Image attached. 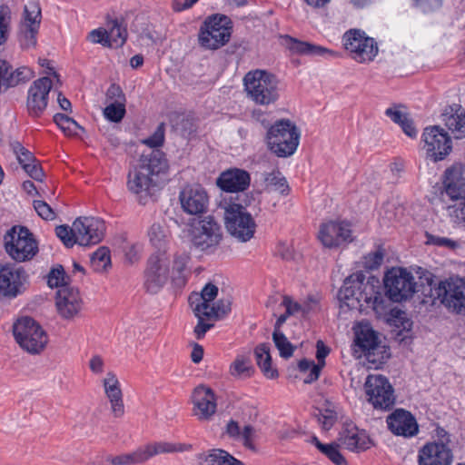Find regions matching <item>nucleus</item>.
Here are the masks:
<instances>
[{"label":"nucleus","instance_id":"nucleus-1","mask_svg":"<svg viewBox=\"0 0 465 465\" xmlns=\"http://www.w3.org/2000/svg\"><path fill=\"white\" fill-rule=\"evenodd\" d=\"M168 170V162L161 150L143 153L139 163L127 177L128 190L139 195L141 200L152 196L162 184V175Z\"/></svg>","mask_w":465,"mask_h":465},{"label":"nucleus","instance_id":"nucleus-2","mask_svg":"<svg viewBox=\"0 0 465 465\" xmlns=\"http://www.w3.org/2000/svg\"><path fill=\"white\" fill-rule=\"evenodd\" d=\"M338 298L342 305L351 310L362 311L363 308H371L377 313L386 311V299L370 282H365L362 273H355L347 277L338 292Z\"/></svg>","mask_w":465,"mask_h":465},{"label":"nucleus","instance_id":"nucleus-3","mask_svg":"<svg viewBox=\"0 0 465 465\" xmlns=\"http://www.w3.org/2000/svg\"><path fill=\"white\" fill-rule=\"evenodd\" d=\"M243 85L247 97L256 104L269 106L280 98L277 77L265 70L248 72L243 77Z\"/></svg>","mask_w":465,"mask_h":465},{"label":"nucleus","instance_id":"nucleus-4","mask_svg":"<svg viewBox=\"0 0 465 465\" xmlns=\"http://www.w3.org/2000/svg\"><path fill=\"white\" fill-rule=\"evenodd\" d=\"M300 139V132L291 120L282 119L268 128L266 140L269 149L279 157L294 153Z\"/></svg>","mask_w":465,"mask_h":465},{"label":"nucleus","instance_id":"nucleus-5","mask_svg":"<svg viewBox=\"0 0 465 465\" xmlns=\"http://www.w3.org/2000/svg\"><path fill=\"white\" fill-rule=\"evenodd\" d=\"M5 250L15 262L32 260L38 252L37 242L30 231L23 226L12 227L4 236Z\"/></svg>","mask_w":465,"mask_h":465},{"label":"nucleus","instance_id":"nucleus-6","mask_svg":"<svg viewBox=\"0 0 465 465\" xmlns=\"http://www.w3.org/2000/svg\"><path fill=\"white\" fill-rule=\"evenodd\" d=\"M16 342L31 354H39L46 347L48 336L33 318L19 319L13 326Z\"/></svg>","mask_w":465,"mask_h":465},{"label":"nucleus","instance_id":"nucleus-7","mask_svg":"<svg viewBox=\"0 0 465 465\" xmlns=\"http://www.w3.org/2000/svg\"><path fill=\"white\" fill-rule=\"evenodd\" d=\"M232 35V22L223 15L208 17L199 33V42L206 49H218L229 42Z\"/></svg>","mask_w":465,"mask_h":465},{"label":"nucleus","instance_id":"nucleus-8","mask_svg":"<svg viewBox=\"0 0 465 465\" xmlns=\"http://www.w3.org/2000/svg\"><path fill=\"white\" fill-rule=\"evenodd\" d=\"M385 294L393 302L411 299L416 292V282L412 274L403 268H391L383 279Z\"/></svg>","mask_w":465,"mask_h":465},{"label":"nucleus","instance_id":"nucleus-9","mask_svg":"<svg viewBox=\"0 0 465 465\" xmlns=\"http://www.w3.org/2000/svg\"><path fill=\"white\" fill-rule=\"evenodd\" d=\"M189 237L192 246L200 251H208L222 241V228L213 217L207 216L191 223Z\"/></svg>","mask_w":465,"mask_h":465},{"label":"nucleus","instance_id":"nucleus-10","mask_svg":"<svg viewBox=\"0 0 465 465\" xmlns=\"http://www.w3.org/2000/svg\"><path fill=\"white\" fill-rule=\"evenodd\" d=\"M345 49L353 60L359 63H370L378 54V45L361 29H350L342 37Z\"/></svg>","mask_w":465,"mask_h":465},{"label":"nucleus","instance_id":"nucleus-11","mask_svg":"<svg viewBox=\"0 0 465 465\" xmlns=\"http://www.w3.org/2000/svg\"><path fill=\"white\" fill-rule=\"evenodd\" d=\"M224 220L228 232L239 241L247 242L253 237L256 224L242 205L229 204L225 208Z\"/></svg>","mask_w":465,"mask_h":465},{"label":"nucleus","instance_id":"nucleus-12","mask_svg":"<svg viewBox=\"0 0 465 465\" xmlns=\"http://www.w3.org/2000/svg\"><path fill=\"white\" fill-rule=\"evenodd\" d=\"M27 281L28 274L23 267L11 263L0 266V295L17 297L25 291Z\"/></svg>","mask_w":465,"mask_h":465},{"label":"nucleus","instance_id":"nucleus-13","mask_svg":"<svg viewBox=\"0 0 465 465\" xmlns=\"http://www.w3.org/2000/svg\"><path fill=\"white\" fill-rule=\"evenodd\" d=\"M443 291L440 302L451 312L465 315V280L450 277L438 282V292Z\"/></svg>","mask_w":465,"mask_h":465},{"label":"nucleus","instance_id":"nucleus-14","mask_svg":"<svg viewBox=\"0 0 465 465\" xmlns=\"http://www.w3.org/2000/svg\"><path fill=\"white\" fill-rule=\"evenodd\" d=\"M144 287L150 293H157L169 278V262L165 252L153 254L145 271Z\"/></svg>","mask_w":465,"mask_h":465},{"label":"nucleus","instance_id":"nucleus-15","mask_svg":"<svg viewBox=\"0 0 465 465\" xmlns=\"http://www.w3.org/2000/svg\"><path fill=\"white\" fill-rule=\"evenodd\" d=\"M364 389L368 401L373 407H391L395 402L393 389L381 375H369Z\"/></svg>","mask_w":465,"mask_h":465},{"label":"nucleus","instance_id":"nucleus-16","mask_svg":"<svg viewBox=\"0 0 465 465\" xmlns=\"http://www.w3.org/2000/svg\"><path fill=\"white\" fill-rule=\"evenodd\" d=\"M74 233L79 245L97 244L104 237L105 225L95 217H80L74 222Z\"/></svg>","mask_w":465,"mask_h":465},{"label":"nucleus","instance_id":"nucleus-17","mask_svg":"<svg viewBox=\"0 0 465 465\" xmlns=\"http://www.w3.org/2000/svg\"><path fill=\"white\" fill-rule=\"evenodd\" d=\"M182 209L188 214L200 215L206 212L209 198L199 184L187 185L179 193Z\"/></svg>","mask_w":465,"mask_h":465},{"label":"nucleus","instance_id":"nucleus-18","mask_svg":"<svg viewBox=\"0 0 465 465\" xmlns=\"http://www.w3.org/2000/svg\"><path fill=\"white\" fill-rule=\"evenodd\" d=\"M52 88L49 77L35 80L28 90L27 110L31 116L38 117L45 110L48 104V95Z\"/></svg>","mask_w":465,"mask_h":465},{"label":"nucleus","instance_id":"nucleus-19","mask_svg":"<svg viewBox=\"0 0 465 465\" xmlns=\"http://www.w3.org/2000/svg\"><path fill=\"white\" fill-rule=\"evenodd\" d=\"M82 298L77 288L63 285L55 298L57 312L61 317L69 320L76 316L82 309Z\"/></svg>","mask_w":465,"mask_h":465},{"label":"nucleus","instance_id":"nucleus-20","mask_svg":"<svg viewBox=\"0 0 465 465\" xmlns=\"http://www.w3.org/2000/svg\"><path fill=\"white\" fill-rule=\"evenodd\" d=\"M389 430L404 438H411L418 434L419 426L415 417L405 409H395L386 419Z\"/></svg>","mask_w":465,"mask_h":465},{"label":"nucleus","instance_id":"nucleus-21","mask_svg":"<svg viewBox=\"0 0 465 465\" xmlns=\"http://www.w3.org/2000/svg\"><path fill=\"white\" fill-rule=\"evenodd\" d=\"M319 239L328 248L338 247L352 241L350 225L345 223L330 221L323 223L319 231Z\"/></svg>","mask_w":465,"mask_h":465},{"label":"nucleus","instance_id":"nucleus-22","mask_svg":"<svg viewBox=\"0 0 465 465\" xmlns=\"http://www.w3.org/2000/svg\"><path fill=\"white\" fill-rule=\"evenodd\" d=\"M339 441L351 451H363L371 447V440L364 430H359L358 427L348 419L342 422V430L340 432Z\"/></svg>","mask_w":465,"mask_h":465},{"label":"nucleus","instance_id":"nucleus-23","mask_svg":"<svg viewBox=\"0 0 465 465\" xmlns=\"http://www.w3.org/2000/svg\"><path fill=\"white\" fill-rule=\"evenodd\" d=\"M442 184L450 199H465V164L455 163L447 168L442 177Z\"/></svg>","mask_w":465,"mask_h":465},{"label":"nucleus","instance_id":"nucleus-24","mask_svg":"<svg viewBox=\"0 0 465 465\" xmlns=\"http://www.w3.org/2000/svg\"><path fill=\"white\" fill-rule=\"evenodd\" d=\"M440 120L455 139L465 137V108L460 104L446 105L440 114Z\"/></svg>","mask_w":465,"mask_h":465},{"label":"nucleus","instance_id":"nucleus-25","mask_svg":"<svg viewBox=\"0 0 465 465\" xmlns=\"http://www.w3.org/2000/svg\"><path fill=\"white\" fill-rule=\"evenodd\" d=\"M251 178L248 172L242 169L227 170L219 176L218 186L225 192H242L250 185Z\"/></svg>","mask_w":465,"mask_h":465},{"label":"nucleus","instance_id":"nucleus-26","mask_svg":"<svg viewBox=\"0 0 465 465\" xmlns=\"http://www.w3.org/2000/svg\"><path fill=\"white\" fill-rule=\"evenodd\" d=\"M33 76L34 72L30 68L23 66L13 70L6 61L0 60V86H15L29 81Z\"/></svg>","mask_w":465,"mask_h":465},{"label":"nucleus","instance_id":"nucleus-27","mask_svg":"<svg viewBox=\"0 0 465 465\" xmlns=\"http://www.w3.org/2000/svg\"><path fill=\"white\" fill-rule=\"evenodd\" d=\"M355 345L370 360L379 347V341L375 331L367 324H361L355 331Z\"/></svg>","mask_w":465,"mask_h":465},{"label":"nucleus","instance_id":"nucleus-28","mask_svg":"<svg viewBox=\"0 0 465 465\" xmlns=\"http://www.w3.org/2000/svg\"><path fill=\"white\" fill-rule=\"evenodd\" d=\"M189 261L190 255L184 251L176 252L173 255L171 278L176 287H183L187 282L190 275V270L187 266Z\"/></svg>","mask_w":465,"mask_h":465},{"label":"nucleus","instance_id":"nucleus-29","mask_svg":"<svg viewBox=\"0 0 465 465\" xmlns=\"http://www.w3.org/2000/svg\"><path fill=\"white\" fill-rule=\"evenodd\" d=\"M218 295V287L213 283L206 284L202 290L201 293L192 295L190 297V303L193 307L195 316L203 315L204 311L208 310L211 302Z\"/></svg>","mask_w":465,"mask_h":465},{"label":"nucleus","instance_id":"nucleus-30","mask_svg":"<svg viewBox=\"0 0 465 465\" xmlns=\"http://www.w3.org/2000/svg\"><path fill=\"white\" fill-rule=\"evenodd\" d=\"M453 441L444 429L438 427V465H451L453 461Z\"/></svg>","mask_w":465,"mask_h":465},{"label":"nucleus","instance_id":"nucleus-31","mask_svg":"<svg viewBox=\"0 0 465 465\" xmlns=\"http://www.w3.org/2000/svg\"><path fill=\"white\" fill-rule=\"evenodd\" d=\"M420 274V292L422 298L420 300V303L425 307L426 310H429L430 307H433L436 302V296L433 294V274L423 268H419L417 272Z\"/></svg>","mask_w":465,"mask_h":465},{"label":"nucleus","instance_id":"nucleus-32","mask_svg":"<svg viewBox=\"0 0 465 465\" xmlns=\"http://www.w3.org/2000/svg\"><path fill=\"white\" fill-rule=\"evenodd\" d=\"M111 47H121L127 39V29L122 19H108L106 28Z\"/></svg>","mask_w":465,"mask_h":465},{"label":"nucleus","instance_id":"nucleus-33","mask_svg":"<svg viewBox=\"0 0 465 465\" xmlns=\"http://www.w3.org/2000/svg\"><path fill=\"white\" fill-rule=\"evenodd\" d=\"M254 355L257 365L260 367L263 374L269 379L278 377V371L272 367V357L270 348L267 344L262 343L255 348Z\"/></svg>","mask_w":465,"mask_h":465},{"label":"nucleus","instance_id":"nucleus-34","mask_svg":"<svg viewBox=\"0 0 465 465\" xmlns=\"http://www.w3.org/2000/svg\"><path fill=\"white\" fill-rule=\"evenodd\" d=\"M285 39L289 49L297 54L312 55H324L325 54H333L332 51L322 46L312 45L307 42H302L290 36H286Z\"/></svg>","mask_w":465,"mask_h":465},{"label":"nucleus","instance_id":"nucleus-35","mask_svg":"<svg viewBox=\"0 0 465 465\" xmlns=\"http://www.w3.org/2000/svg\"><path fill=\"white\" fill-rule=\"evenodd\" d=\"M148 237L152 245L159 251L158 252H164L170 238L169 232L164 224L153 223L148 230Z\"/></svg>","mask_w":465,"mask_h":465},{"label":"nucleus","instance_id":"nucleus-36","mask_svg":"<svg viewBox=\"0 0 465 465\" xmlns=\"http://www.w3.org/2000/svg\"><path fill=\"white\" fill-rule=\"evenodd\" d=\"M148 460L161 453L183 452L191 450L192 446L188 444H174L170 442H156L144 446Z\"/></svg>","mask_w":465,"mask_h":465},{"label":"nucleus","instance_id":"nucleus-37","mask_svg":"<svg viewBox=\"0 0 465 465\" xmlns=\"http://www.w3.org/2000/svg\"><path fill=\"white\" fill-rule=\"evenodd\" d=\"M421 144V149L425 152V159L436 163V125L424 128Z\"/></svg>","mask_w":465,"mask_h":465},{"label":"nucleus","instance_id":"nucleus-38","mask_svg":"<svg viewBox=\"0 0 465 465\" xmlns=\"http://www.w3.org/2000/svg\"><path fill=\"white\" fill-rule=\"evenodd\" d=\"M192 401L194 407H216L218 402L212 389L205 386H198L192 394Z\"/></svg>","mask_w":465,"mask_h":465},{"label":"nucleus","instance_id":"nucleus-39","mask_svg":"<svg viewBox=\"0 0 465 465\" xmlns=\"http://www.w3.org/2000/svg\"><path fill=\"white\" fill-rule=\"evenodd\" d=\"M171 125L173 130L183 137H188L195 132V125L192 118L175 114L171 117Z\"/></svg>","mask_w":465,"mask_h":465},{"label":"nucleus","instance_id":"nucleus-40","mask_svg":"<svg viewBox=\"0 0 465 465\" xmlns=\"http://www.w3.org/2000/svg\"><path fill=\"white\" fill-rule=\"evenodd\" d=\"M252 371L251 359L247 355H237L230 366L231 375L237 378H248Z\"/></svg>","mask_w":465,"mask_h":465},{"label":"nucleus","instance_id":"nucleus-41","mask_svg":"<svg viewBox=\"0 0 465 465\" xmlns=\"http://www.w3.org/2000/svg\"><path fill=\"white\" fill-rule=\"evenodd\" d=\"M315 417L324 430H331L339 420L344 421V416L337 411V409H319Z\"/></svg>","mask_w":465,"mask_h":465},{"label":"nucleus","instance_id":"nucleus-42","mask_svg":"<svg viewBox=\"0 0 465 465\" xmlns=\"http://www.w3.org/2000/svg\"><path fill=\"white\" fill-rule=\"evenodd\" d=\"M54 122L67 136H77L79 131H84L83 127L76 121L64 114H55L54 115Z\"/></svg>","mask_w":465,"mask_h":465},{"label":"nucleus","instance_id":"nucleus-43","mask_svg":"<svg viewBox=\"0 0 465 465\" xmlns=\"http://www.w3.org/2000/svg\"><path fill=\"white\" fill-rule=\"evenodd\" d=\"M90 263L94 272H105L111 266L109 250L105 247H100L91 255Z\"/></svg>","mask_w":465,"mask_h":465},{"label":"nucleus","instance_id":"nucleus-44","mask_svg":"<svg viewBox=\"0 0 465 465\" xmlns=\"http://www.w3.org/2000/svg\"><path fill=\"white\" fill-rule=\"evenodd\" d=\"M41 23V8L37 3H30L24 8L23 27L39 29Z\"/></svg>","mask_w":465,"mask_h":465},{"label":"nucleus","instance_id":"nucleus-45","mask_svg":"<svg viewBox=\"0 0 465 465\" xmlns=\"http://www.w3.org/2000/svg\"><path fill=\"white\" fill-rule=\"evenodd\" d=\"M125 114L124 103L121 100H115L108 103L104 109V117L110 122L119 123L122 121Z\"/></svg>","mask_w":465,"mask_h":465},{"label":"nucleus","instance_id":"nucleus-46","mask_svg":"<svg viewBox=\"0 0 465 465\" xmlns=\"http://www.w3.org/2000/svg\"><path fill=\"white\" fill-rule=\"evenodd\" d=\"M272 340L281 357L289 359L292 356L295 347L288 341L282 332L273 331Z\"/></svg>","mask_w":465,"mask_h":465},{"label":"nucleus","instance_id":"nucleus-47","mask_svg":"<svg viewBox=\"0 0 465 465\" xmlns=\"http://www.w3.org/2000/svg\"><path fill=\"white\" fill-rule=\"evenodd\" d=\"M451 200L454 203L447 208L450 218L456 224L465 223V198Z\"/></svg>","mask_w":465,"mask_h":465},{"label":"nucleus","instance_id":"nucleus-48","mask_svg":"<svg viewBox=\"0 0 465 465\" xmlns=\"http://www.w3.org/2000/svg\"><path fill=\"white\" fill-rule=\"evenodd\" d=\"M225 454L226 450L222 449H213L207 453H202L198 456L199 465H222Z\"/></svg>","mask_w":465,"mask_h":465},{"label":"nucleus","instance_id":"nucleus-49","mask_svg":"<svg viewBox=\"0 0 465 465\" xmlns=\"http://www.w3.org/2000/svg\"><path fill=\"white\" fill-rule=\"evenodd\" d=\"M264 181L267 187L279 191L282 193H284L288 190L287 182L279 171L267 173Z\"/></svg>","mask_w":465,"mask_h":465},{"label":"nucleus","instance_id":"nucleus-50","mask_svg":"<svg viewBox=\"0 0 465 465\" xmlns=\"http://www.w3.org/2000/svg\"><path fill=\"white\" fill-rule=\"evenodd\" d=\"M231 301L229 299H220L215 304L209 307L204 311V317L207 318H222L231 311Z\"/></svg>","mask_w":465,"mask_h":465},{"label":"nucleus","instance_id":"nucleus-51","mask_svg":"<svg viewBox=\"0 0 465 465\" xmlns=\"http://www.w3.org/2000/svg\"><path fill=\"white\" fill-rule=\"evenodd\" d=\"M11 22V12L7 5H0V45L8 38Z\"/></svg>","mask_w":465,"mask_h":465},{"label":"nucleus","instance_id":"nucleus-52","mask_svg":"<svg viewBox=\"0 0 465 465\" xmlns=\"http://www.w3.org/2000/svg\"><path fill=\"white\" fill-rule=\"evenodd\" d=\"M298 367L299 370L303 372L310 371V374L304 381L306 383H311L319 378L320 372L322 369V364H315L313 361L302 359L299 361Z\"/></svg>","mask_w":465,"mask_h":465},{"label":"nucleus","instance_id":"nucleus-53","mask_svg":"<svg viewBox=\"0 0 465 465\" xmlns=\"http://www.w3.org/2000/svg\"><path fill=\"white\" fill-rule=\"evenodd\" d=\"M164 133L165 125L163 123H161L153 134L149 137L143 139L141 143L147 145L152 150H159L158 148L161 147L164 142Z\"/></svg>","mask_w":465,"mask_h":465},{"label":"nucleus","instance_id":"nucleus-54","mask_svg":"<svg viewBox=\"0 0 465 465\" xmlns=\"http://www.w3.org/2000/svg\"><path fill=\"white\" fill-rule=\"evenodd\" d=\"M66 279L64 270L63 266L60 265L50 271L47 275V284L51 288L61 289L63 285H69Z\"/></svg>","mask_w":465,"mask_h":465},{"label":"nucleus","instance_id":"nucleus-55","mask_svg":"<svg viewBox=\"0 0 465 465\" xmlns=\"http://www.w3.org/2000/svg\"><path fill=\"white\" fill-rule=\"evenodd\" d=\"M438 135H440L441 140L438 139V161L443 160L452 150V141L448 136L444 129L438 126Z\"/></svg>","mask_w":465,"mask_h":465},{"label":"nucleus","instance_id":"nucleus-56","mask_svg":"<svg viewBox=\"0 0 465 465\" xmlns=\"http://www.w3.org/2000/svg\"><path fill=\"white\" fill-rule=\"evenodd\" d=\"M55 232L57 237L64 242L66 247H73L75 243H77L74 224L72 227L67 225H59L56 227Z\"/></svg>","mask_w":465,"mask_h":465},{"label":"nucleus","instance_id":"nucleus-57","mask_svg":"<svg viewBox=\"0 0 465 465\" xmlns=\"http://www.w3.org/2000/svg\"><path fill=\"white\" fill-rule=\"evenodd\" d=\"M420 465H436V442L427 443L420 450Z\"/></svg>","mask_w":465,"mask_h":465},{"label":"nucleus","instance_id":"nucleus-58","mask_svg":"<svg viewBox=\"0 0 465 465\" xmlns=\"http://www.w3.org/2000/svg\"><path fill=\"white\" fill-rule=\"evenodd\" d=\"M37 28L21 27L19 42L23 48L34 47L36 45Z\"/></svg>","mask_w":465,"mask_h":465},{"label":"nucleus","instance_id":"nucleus-59","mask_svg":"<svg viewBox=\"0 0 465 465\" xmlns=\"http://www.w3.org/2000/svg\"><path fill=\"white\" fill-rule=\"evenodd\" d=\"M12 149L16 155L19 163L24 167L27 163L35 162L34 155L25 149L20 143L15 142L12 143Z\"/></svg>","mask_w":465,"mask_h":465},{"label":"nucleus","instance_id":"nucleus-60","mask_svg":"<svg viewBox=\"0 0 465 465\" xmlns=\"http://www.w3.org/2000/svg\"><path fill=\"white\" fill-rule=\"evenodd\" d=\"M403 107L404 106L401 104H393L391 106L385 110L384 114L394 124L400 125L404 121V119L409 116L406 112L401 110Z\"/></svg>","mask_w":465,"mask_h":465},{"label":"nucleus","instance_id":"nucleus-61","mask_svg":"<svg viewBox=\"0 0 465 465\" xmlns=\"http://www.w3.org/2000/svg\"><path fill=\"white\" fill-rule=\"evenodd\" d=\"M34 208L38 215L45 220L53 221L56 217V213L54 209L45 201L35 200Z\"/></svg>","mask_w":465,"mask_h":465},{"label":"nucleus","instance_id":"nucleus-62","mask_svg":"<svg viewBox=\"0 0 465 465\" xmlns=\"http://www.w3.org/2000/svg\"><path fill=\"white\" fill-rule=\"evenodd\" d=\"M87 39L93 44H100L104 46L111 47V43H109L108 40L107 30L104 28L92 30L88 34Z\"/></svg>","mask_w":465,"mask_h":465},{"label":"nucleus","instance_id":"nucleus-63","mask_svg":"<svg viewBox=\"0 0 465 465\" xmlns=\"http://www.w3.org/2000/svg\"><path fill=\"white\" fill-rule=\"evenodd\" d=\"M127 465L141 464L148 460V455L144 446L137 449L136 450L126 453Z\"/></svg>","mask_w":465,"mask_h":465},{"label":"nucleus","instance_id":"nucleus-64","mask_svg":"<svg viewBox=\"0 0 465 465\" xmlns=\"http://www.w3.org/2000/svg\"><path fill=\"white\" fill-rule=\"evenodd\" d=\"M383 261V253L381 251H376L365 256V267L373 270L377 269Z\"/></svg>","mask_w":465,"mask_h":465}]
</instances>
